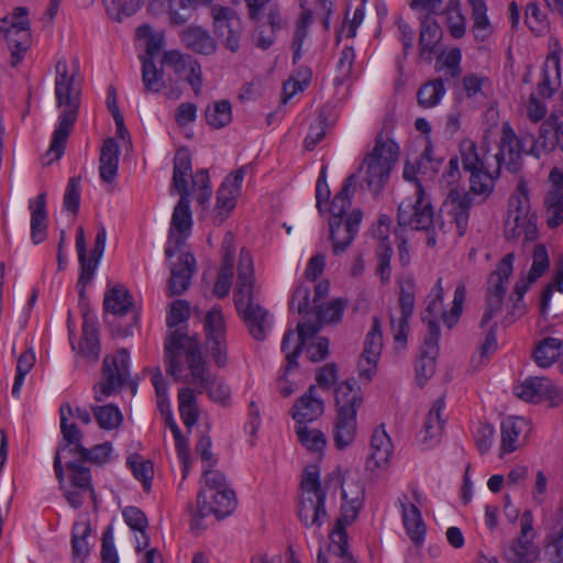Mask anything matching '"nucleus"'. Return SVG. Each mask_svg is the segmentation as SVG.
I'll return each instance as SVG.
<instances>
[{
	"mask_svg": "<svg viewBox=\"0 0 563 563\" xmlns=\"http://www.w3.org/2000/svg\"><path fill=\"white\" fill-rule=\"evenodd\" d=\"M126 465L131 470L133 476L140 481L146 493L151 490L154 477V466L150 460L144 459L137 453L128 456Z\"/></svg>",
	"mask_w": 563,
	"mask_h": 563,
	"instance_id": "nucleus-45",
	"label": "nucleus"
},
{
	"mask_svg": "<svg viewBox=\"0 0 563 563\" xmlns=\"http://www.w3.org/2000/svg\"><path fill=\"white\" fill-rule=\"evenodd\" d=\"M445 93L443 80L437 78L423 84L417 92L418 104L422 108L435 107Z\"/></svg>",
	"mask_w": 563,
	"mask_h": 563,
	"instance_id": "nucleus-47",
	"label": "nucleus"
},
{
	"mask_svg": "<svg viewBox=\"0 0 563 563\" xmlns=\"http://www.w3.org/2000/svg\"><path fill=\"white\" fill-rule=\"evenodd\" d=\"M550 260L544 244H537L533 250L529 282H537L549 268Z\"/></svg>",
	"mask_w": 563,
	"mask_h": 563,
	"instance_id": "nucleus-62",
	"label": "nucleus"
},
{
	"mask_svg": "<svg viewBox=\"0 0 563 563\" xmlns=\"http://www.w3.org/2000/svg\"><path fill=\"white\" fill-rule=\"evenodd\" d=\"M530 431L529 421L521 417H507L501 421V452L512 453L525 442L523 433Z\"/></svg>",
	"mask_w": 563,
	"mask_h": 563,
	"instance_id": "nucleus-22",
	"label": "nucleus"
},
{
	"mask_svg": "<svg viewBox=\"0 0 563 563\" xmlns=\"http://www.w3.org/2000/svg\"><path fill=\"white\" fill-rule=\"evenodd\" d=\"M325 498L327 493H321L319 496L302 494L298 505V516L307 528H320L323 525L328 517Z\"/></svg>",
	"mask_w": 563,
	"mask_h": 563,
	"instance_id": "nucleus-21",
	"label": "nucleus"
},
{
	"mask_svg": "<svg viewBox=\"0 0 563 563\" xmlns=\"http://www.w3.org/2000/svg\"><path fill=\"white\" fill-rule=\"evenodd\" d=\"M334 121L333 106L330 103L324 104L319 111L318 124L310 128V131L303 141L305 148L307 151H312L324 137L325 129L333 125Z\"/></svg>",
	"mask_w": 563,
	"mask_h": 563,
	"instance_id": "nucleus-41",
	"label": "nucleus"
},
{
	"mask_svg": "<svg viewBox=\"0 0 563 563\" xmlns=\"http://www.w3.org/2000/svg\"><path fill=\"white\" fill-rule=\"evenodd\" d=\"M345 303L341 299L330 301L327 306H314L318 321L325 323H336L341 320Z\"/></svg>",
	"mask_w": 563,
	"mask_h": 563,
	"instance_id": "nucleus-63",
	"label": "nucleus"
},
{
	"mask_svg": "<svg viewBox=\"0 0 563 563\" xmlns=\"http://www.w3.org/2000/svg\"><path fill=\"white\" fill-rule=\"evenodd\" d=\"M5 38L11 51V65L15 67L31 46V31H26V27L21 31L7 29Z\"/></svg>",
	"mask_w": 563,
	"mask_h": 563,
	"instance_id": "nucleus-42",
	"label": "nucleus"
},
{
	"mask_svg": "<svg viewBox=\"0 0 563 563\" xmlns=\"http://www.w3.org/2000/svg\"><path fill=\"white\" fill-rule=\"evenodd\" d=\"M473 203L474 198L471 192H462L457 189H451L445 199L444 206L452 216L460 236L466 232Z\"/></svg>",
	"mask_w": 563,
	"mask_h": 563,
	"instance_id": "nucleus-19",
	"label": "nucleus"
},
{
	"mask_svg": "<svg viewBox=\"0 0 563 563\" xmlns=\"http://www.w3.org/2000/svg\"><path fill=\"white\" fill-rule=\"evenodd\" d=\"M30 209L32 210L31 236L34 244H38L45 240L47 231L46 194L37 195L35 202L30 205Z\"/></svg>",
	"mask_w": 563,
	"mask_h": 563,
	"instance_id": "nucleus-33",
	"label": "nucleus"
},
{
	"mask_svg": "<svg viewBox=\"0 0 563 563\" xmlns=\"http://www.w3.org/2000/svg\"><path fill=\"white\" fill-rule=\"evenodd\" d=\"M181 42L190 51L202 54L211 55L217 49V43L211 37L209 32L201 26H189L181 32Z\"/></svg>",
	"mask_w": 563,
	"mask_h": 563,
	"instance_id": "nucleus-28",
	"label": "nucleus"
},
{
	"mask_svg": "<svg viewBox=\"0 0 563 563\" xmlns=\"http://www.w3.org/2000/svg\"><path fill=\"white\" fill-rule=\"evenodd\" d=\"M212 503L208 508L210 512L213 514L217 519H223L229 516L236 506L235 494L232 489L225 488L216 490V493L211 496Z\"/></svg>",
	"mask_w": 563,
	"mask_h": 563,
	"instance_id": "nucleus-48",
	"label": "nucleus"
},
{
	"mask_svg": "<svg viewBox=\"0 0 563 563\" xmlns=\"http://www.w3.org/2000/svg\"><path fill=\"white\" fill-rule=\"evenodd\" d=\"M91 528L88 521L75 522L73 526L71 550L75 558L85 559L89 554L87 537Z\"/></svg>",
	"mask_w": 563,
	"mask_h": 563,
	"instance_id": "nucleus-56",
	"label": "nucleus"
},
{
	"mask_svg": "<svg viewBox=\"0 0 563 563\" xmlns=\"http://www.w3.org/2000/svg\"><path fill=\"white\" fill-rule=\"evenodd\" d=\"M65 466L69 471L71 487L88 490V495L95 501L96 493L92 487L90 468L76 456H70Z\"/></svg>",
	"mask_w": 563,
	"mask_h": 563,
	"instance_id": "nucleus-36",
	"label": "nucleus"
},
{
	"mask_svg": "<svg viewBox=\"0 0 563 563\" xmlns=\"http://www.w3.org/2000/svg\"><path fill=\"white\" fill-rule=\"evenodd\" d=\"M507 216L516 217L517 221L521 218H536V214L530 212V200L525 184H519L517 194L510 197Z\"/></svg>",
	"mask_w": 563,
	"mask_h": 563,
	"instance_id": "nucleus-53",
	"label": "nucleus"
},
{
	"mask_svg": "<svg viewBox=\"0 0 563 563\" xmlns=\"http://www.w3.org/2000/svg\"><path fill=\"white\" fill-rule=\"evenodd\" d=\"M364 488L362 485H356L355 496L349 497V490L342 489V498L344 504L341 506V517L336 519L335 525L341 523L343 527L351 525L357 517L358 511L363 505Z\"/></svg>",
	"mask_w": 563,
	"mask_h": 563,
	"instance_id": "nucleus-44",
	"label": "nucleus"
},
{
	"mask_svg": "<svg viewBox=\"0 0 563 563\" xmlns=\"http://www.w3.org/2000/svg\"><path fill=\"white\" fill-rule=\"evenodd\" d=\"M250 334L257 341H264L269 329L268 311L258 302L238 310Z\"/></svg>",
	"mask_w": 563,
	"mask_h": 563,
	"instance_id": "nucleus-25",
	"label": "nucleus"
},
{
	"mask_svg": "<svg viewBox=\"0 0 563 563\" xmlns=\"http://www.w3.org/2000/svg\"><path fill=\"white\" fill-rule=\"evenodd\" d=\"M441 38L442 29L439 23L429 15H424L421 19L419 35L420 57L430 58V56L435 52V47Z\"/></svg>",
	"mask_w": 563,
	"mask_h": 563,
	"instance_id": "nucleus-30",
	"label": "nucleus"
},
{
	"mask_svg": "<svg viewBox=\"0 0 563 563\" xmlns=\"http://www.w3.org/2000/svg\"><path fill=\"white\" fill-rule=\"evenodd\" d=\"M133 309V297L123 285H115L108 289L103 298L104 312L114 317L128 314Z\"/></svg>",
	"mask_w": 563,
	"mask_h": 563,
	"instance_id": "nucleus-29",
	"label": "nucleus"
},
{
	"mask_svg": "<svg viewBox=\"0 0 563 563\" xmlns=\"http://www.w3.org/2000/svg\"><path fill=\"white\" fill-rule=\"evenodd\" d=\"M76 249L78 253V261L80 265V274L78 279V285L81 286L79 290L80 298L85 296V287L91 280V268H89L90 263L87 258V247L86 240L82 227H79L77 230L76 236Z\"/></svg>",
	"mask_w": 563,
	"mask_h": 563,
	"instance_id": "nucleus-51",
	"label": "nucleus"
},
{
	"mask_svg": "<svg viewBox=\"0 0 563 563\" xmlns=\"http://www.w3.org/2000/svg\"><path fill=\"white\" fill-rule=\"evenodd\" d=\"M422 321L427 323V334L423 339L420 353H423V355L429 354L438 356L440 340L439 320L429 319L428 316H422Z\"/></svg>",
	"mask_w": 563,
	"mask_h": 563,
	"instance_id": "nucleus-60",
	"label": "nucleus"
},
{
	"mask_svg": "<svg viewBox=\"0 0 563 563\" xmlns=\"http://www.w3.org/2000/svg\"><path fill=\"white\" fill-rule=\"evenodd\" d=\"M376 256L378 260L377 274L383 283H387L391 275L390 258L393 256V249L386 234L379 238Z\"/></svg>",
	"mask_w": 563,
	"mask_h": 563,
	"instance_id": "nucleus-58",
	"label": "nucleus"
},
{
	"mask_svg": "<svg viewBox=\"0 0 563 563\" xmlns=\"http://www.w3.org/2000/svg\"><path fill=\"white\" fill-rule=\"evenodd\" d=\"M505 236L507 240L525 238V241L532 242L538 236L537 218H521L507 216L505 222Z\"/></svg>",
	"mask_w": 563,
	"mask_h": 563,
	"instance_id": "nucleus-39",
	"label": "nucleus"
},
{
	"mask_svg": "<svg viewBox=\"0 0 563 563\" xmlns=\"http://www.w3.org/2000/svg\"><path fill=\"white\" fill-rule=\"evenodd\" d=\"M331 544L329 550L342 559V563H357L354 556L349 552V541L345 527L341 523L335 525L330 534Z\"/></svg>",
	"mask_w": 563,
	"mask_h": 563,
	"instance_id": "nucleus-52",
	"label": "nucleus"
},
{
	"mask_svg": "<svg viewBox=\"0 0 563 563\" xmlns=\"http://www.w3.org/2000/svg\"><path fill=\"white\" fill-rule=\"evenodd\" d=\"M295 432L301 445L309 451L320 452L327 445L325 435L321 430L309 429L308 426H296Z\"/></svg>",
	"mask_w": 563,
	"mask_h": 563,
	"instance_id": "nucleus-55",
	"label": "nucleus"
},
{
	"mask_svg": "<svg viewBox=\"0 0 563 563\" xmlns=\"http://www.w3.org/2000/svg\"><path fill=\"white\" fill-rule=\"evenodd\" d=\"M187 176H191V154L187 147H180L176 151L173 170V187L178 192H190Z\"/></svg>",
	"mask_w": 563,
	"mask_h": 563,
	"instance_id": "nucleus-35",
	"label": "nucleus"
},
{
	"mask_svg": "<svg viewBox=\"0 0 563 563\" xmlns=\"http://www.w3.org/2000/svg\"><path fill=\"white\" fill-rule=\"evenodd\" d=\"M62 441L58 443L56 451L58 453H66L69 456L75 454L84 446V434L78 426L74 422H60Z\"/></svg>",
	"mask_w": 563,
	"mask_h": 563,
	"instance_id": "nucleus-40",
	"label": "nucleus"
},
{
	"mask_svg": "<svg viewBox=\"0 0 563 563\" xmlns=\"http://www.w3.org/2000/svg\"><path fill=\"white\" fill-rule=\"evenodd\" d=\"M336 411H357L363 402V393L355 379H346L334 391Z\"/></svg>",
	"mask_w": 563,
	"mask_h": 563,
	"instance_id": "nucleus-27",
	"label": "nucleus"
},
{
	"mask_svg": "<svg viewBox=\"0 0 563 563\" xmlns=\"http://www.w3.org/2000/svg\"><path fill=\"white\" fill-rule=\"evenodd\" d=\"M180 198L174 208L172 216V227L180 234L186 233L191 228V212H190V192H178Z\"/></svg>",
	"mask_w": 563,
	"mask_h": 563,
	"instance_id": "nucleus-50",
	"label": "nucleus"
},
{
	"mask_svg": "<svg viewBox=\"0 0 563 563\" xmlns=\"http://www.w3.org/2000/svg\"><path fill=\"white\" fill-rule=\"evenodd\" d=\"M562 350V340L548 336L537 343L532 358L539 367L549 368L559 360Z\"/></svg>",
	"mask_w": 563,
	"mask_h": 563,
	"instance_id": "nucleus-31",
	"label": "nucleus"
},
{
	"mask_svg": "<svg viewBox=\"0 0 563 563\" xmlns=\"http://www.w3.org/2000/svg\"><path fill=\"white\" fill-rule=\"evenodd\" d=\"M164 360L167 375L176 383L187 384L191 378L201 382L202 369L207 366L198 338L178 329L169 331L165 338Z\"/></svg>",
	"mask_w": 563,
	"mask_h": 563,
	"instance_id": "nucleus-2",
	"label": "nucleus"
},
{
	"mask_svg": "<svg viewBox=\"0 0 563 563\" xmlns=\"http://www.w3.org/2000/svg\"><path fill=\"white\" fill-rule=\"evenodd\" d=\"M356 175L351 174L345 178L341 189L334 196L329 208V239L332 242V252L339 256L347 251L355 236L358 233L360 224L363 219L361 209L352 210L346 218V211L352 205V196L355 191Z\"/></svg>",
	"mask_w": 563,
	"mask_h": 563,
	"instance_id": "nucleus-3",
	"label": "nucleus"
},
{
	"mask_svg": "<svg viewBox=\"0 0 563 563\" xmlns=\"http://www.w3.org/2000/svg\"><path fill=\"white\" fill-rule=\"evenodd\" d=\"M533 515L526 510L520 518V532L515 541L505 550L509 563H534L540 558V549L534 544Z\"/></svg>",
	"mask_w": 563,
	"mask_h": 563,
	"instance_id": "nucleus-9",
	"label": "nucleus"
},
{
	"mask_svg": "<svg viewBox=\"0 0 563 563\" xmlns=\"http://www.w3.org/2000/svg\"><path fill=\"white\" fill-rule=\"evenodd\" d=\"M486 12L487 7L485 3H477V5L472 9V18L474 21L473 33L479 41L486 40L493 33V26L489 23Z\"/></svg>",
	"mask_w": 563,
	"mask_h": 563,
	"instance_id": "nucleus-61",
	"label": "nucleus"
},
{
	"mask_svg": "<svg viewBox=\"0 0 563 563\" xmlns=\"http://www.w3.org/2000/svg\"><path fill=\"white\" fill-rule=\"evenodd\" d=\"M129 376L128 350L120 349L115 355H107L102 363L101 380L93 386L95 399L102 402L119 393Z\"/></svg>",
	"mask_w": 563,
	"mask_h": 563,
	"instance_id": "nucleus-8",
	"label": "nucleus"
},
{
	"mask_svg": "<svg viewBox=\"0 0 563 563\" xmlns=\"http://www.w3.org/2000/svg\"><path fill=\"white\" fill-rule=\"evenodd\" d=\"M205 115L212 129H222L232 120L231 103L228 100L216 101L207 107Z\"/></svg>",
	"mask_w": 563,
	"mask_h": 563,
	"instance_id": "nucleus-49",
	"label": "nucleus"
},
{
	"mask_svg": "<svg viewBox=\"0 0 563 563\" xmlns=\"http://www.w3.org/2000/svg\"><path fill=\"white\" fill-rule=\"evenodd\" d=\"M415 308V284L408 278L400 284L399 309L400 316L396 318L390 314V329L396 343L405 345L409 332V319Z\"/></svg>",
	"mask_w": 563,
	"mask_h": 563,
	"instance_id": "nucleus-14",
	"label": "nucleus"
},
{
	"mask_svg": "<svg viewBox=\"0 0 563 563\" xmlns=\"http://www.w3.org/2000/svg\"><path fill=\"white\" fill-rule=\"evenodd\" d=\"M434 210L422 185H418L413 197L402 200L398 206L397 223L417 231H428L433 225Z\"/></svg>",
	"mask_w": 563,
	"mask_h": 563,
	"instance_id": "nucleus-6",
	"label": "nucleus"
},
{
	"mask_svg": "<svg viewBox=\"0 0 563 563\" xmlns=\"http://www.w3.org/2000/svg\"><path fill=\"white\" fill-rule=\"evenodd\" d=\"M162 65L173 68L176 75L184 78L192 88L196 96L202 90V70L197 59L189 54L172 49L164 52Z\"/></svg>",
	"mask_w": 563,
	"mask_h": 563,
	"instance_id": "nucleus-13",
	"label": "nucleus"
},
{
	"mask_svg": "<svg viewBox=\"0 0 563 563\" xmlns=\"http://www.w3.org/2000/svg\"><path fill=\"white\" fill-rule=\"evenodd\" d=\"M119 166V144L113 137L103 141L99 157V175L103 183L115 180Z\"/></svg>",
	"mask_w": 563,
	"mask_h": 563,
	"instance_id": "nucleus-26",
	"label": "nucleus"
},
{
	"mask_svg": "<svg viewBox=\"0 0 563 563\" xmlns=\"http://www.w3.org/2000/svg\"><path fill=\"white\" fill-rule=\"evenodd\" d=\"M357 411H336L334 420L333 440L338 450L350 446L356 437L357 431Z\"/></svg>",
	"mask_w": 563,
	"mask_h": 563,
	"instance_id": "nucleus-24",
	"label": "nucleus"
},
{
	"mask_svg": "<svg viewBox=\"0 0 563 563\" xmlns=\"http://www.w3.org/2000/svg\"><path fill=\"white\" fill-rule=\"evenodd\" d=\"M77 73L74 70L69 74L65 59H59L56 64L55 95L57 106L63 110L53 132L49 148L44 156V159L48 158L43 162L44 165H49L63 156L67 140L77 120L80 106V88L75 85Z\"/></svg>",
	"mask_w": 563,
	"mask_h": 563,
	"instance_id": "nucleus-1",
	"label": "nucleus"
},
{
	"mask_svg": "<svg viewBox=\"0 0 563 563\" xmlns=\"http://www.w3.org/2000/svg\"><path fill=\"white\" fill-rule=\"evenodd\" d=\"M544 205L548 213V225L551 229L558 228L563 223V197L545 196Z\"/></svg>",
	"mask_w": 563,
	"mask_h": 563,
	"instance_id": "nucleus-64",
	"label": "nucleus"
},
{
	"mask_svg": "<svg viewBox=\"0 0 563 563\" xmlns=\"http://www.w3.org/2000/svg\"><path fill=\"white\" fill-rule=\"evenodd\" d=\"M142 81L148 92H159L165 87L164 73L158 69L154 60L141 62Z\"/></svg>",
	"mask_w": 563,
	"mask_h": 563,
	"instance_id": "nucleus-57",
	"label": "nucleus"
},
{
	"mask_svg": "<svg viewBox=\"0 0 563 563\" xmlns=\"http://www.w3.org/2000/svg\"><path fill=\"white\" fill-rule=\"evenodd\" d=\"M112 451V445L110 442H104L101 444L93 445L91 449L85 448V445L75 454L81 462L93 463V464H104L109 461L110 454Z\"/></svg>",
	"mask_w": 563,
	"mask_h": 563,
	"instance_id": "nucleus-59",
	"label": "nucleus"
},
{
	"mask_svg": "<svg viewBox=\"0 0 563 563\" xmlns=\"http://www.w3.org/2000/svg\"><path fill=\"white\" fill-rule=\"evenodd\" d=\"M401 510L402 522L408 537L415 544H421L424 541L427 529L419 508L413 504L407 506L401 503Z\"/></svg>",
	"mask_w": 563,
	"mask_h": 563,
	"instance_id": "nucleus-32",
	"label": "nucleus"
},
{
	"mask_svg": "<svg viewBox=\"0 0 563 563\" xmlns=\"http://www.w3.org/2000/svg\"><path fill=\"white\" fill-rule=\"evenodd\" d=\"M211 15L217 36L232 53L238 52L242 35V22L236 12L229 7L213 5Z\"/></svg>",
	"mask_w": 563,
	"mask_h": 563,
	"instance_id": "nucleus-12",
	"label": "nucleus"
},
{
	"mask_svg": "<svg viewBox=\"0 0 563 563\" xmlns=\"http://www.w3.org/2000/svg\"><path fill=\"white\" fill-rule=\"evenodd\" d=\"M257 303L254 300V267L251 253L242 249L238 265L236 291L234 292V305L236 310L246 306Z\"/></svg>",
	"mask_w": 563,
	"mask_h": 563,
	"instance_id": "nucleus-15",
	"label": "nucleus"
},
{
	"mask_svg": "<svg viewBox=\"0 0 563 563\" xmlns=\"http://www.w3.org/2000/svg\"><path fill=\"white\" fill-rule=\"evenodd\" d=\"M91 410L101 429L112 430L122 422V415L114 405L92 406Z\"/></svg>",
	"mask_w": 563,
	"mask_h": 563,
	"instance_id": "nucleus-54",
	"label": "nucleus"
},
{
	"mask_svg": "<svg viewBox=\"0 0 563 563\" xmlns=\"http://www.w3.org/2000/svg\"><path fill=\"white\" fill-rule=\"evenodd\" d=\"M195 268V256L190 253H181L178 262L170 267V277L167 284L168 297L179 296L189 288Z\"/></svg>",
	"mask_w": 563,
	"mask_h": 563,
	"instance_id": "nucleus-18",
	"label": "nucleus"
},
{
	"mask_svg": "<svg viewBox=\"0 0 563 563\" xmlns=\"http://www.w3.org/2000/svg\"><path fill=\"white\" fill-rule=\"evenodd\" d=\"M207 350L218 367L228 363V345L225 335V321L220 306H213L205 317Z\"/></svg>",
	"mask_w": 563,
	"mask_h": 563,
	"instance_id": "nucleus-10",
	"label": "nucleus"
},
{
	"mask_svg": "<svg viewBox=\"0 0 563 563\" xmlns=\"http://www.w3.org/2000/svg\"><path fill=\"white\" fill-rule=\"evenodd\" d=\"M201 376V382L199 379L191 378L187 385L196 386L198 394L207 393L208 397L212 401L223 407L229 406L231 400V388L225 380L211 375L207 366L203 367Z\"/></svg>",
	"mask_w": 563,
	"mask_h": 563,
	"instance_id": "nucleus-20",
	"label": "nucleus"
},
{
	"mask_svg": "<svg viewBox=\"0 0 563 563\" xmlns=\"http://www.w3.org/2000/svg\"><path fill=\"white\" fill-rule=\"evenodd\" d=\"M324 412V402L317 396V388L311 385L308 390L299 397L291 408L292 419L296 426H307L317 420Z\"/></svg>",
	"mask_w": 563,
	"mask_h": 563,
	"instance_id": "nucleus-17",
	"label": "nucleus"
},
{
	"mask_svg": "<svg viewBox=\"0 0 563 563\" xmlns=\"http://www.w3.org/2000/svg\"><path fill=\"white\" fill-rule=\"evenodd\" d=\"M560 123L558 117L550 115L543 121L539 128L538 135L527 131L528 141L531 146L527 150L526 155H531L534 158H540L542 154L552 153L558 146V124Z\"/></svg>",
	"mask_w": 563,
	"mask_h": 563,
	"instance_id": "nucleus-16",
	"label": "nucleus"
},
{
	"mask_svg": "<svg viewBox=\"0 0 563 563\" xmlns=\"http://www.w3.org/2000/svg\"><path fill=\"white\" fill-rule=\"evenodd\" d=\"M322 322L316 321V322H298L296 334V346L291 353H288L287 355V363H286V369L291 371L294 368L298 367V357L300 356L303 347L306 346L307 342L317 334L321 329Z\"/></svg>",
	"mask_w": 563,
	"mask_h": 563,
	"instance_id": "nucleus-34",
	"label": "nucleus"
},
{
	"mask_svg": "<svg viewBox=\"0 0 563 563\" xmlns=\"http://www.w3.org/2000/svg\"><path fill=\"white\" fill-rule=\"evenodd\" d=\"M393 452V443L389 435L383 427L376 428L371 439V453L366 461V467L375 468L386 467Z\"/></svg>",
	"mask_w": 563,
	"mask_h": 563,
	"instance_id": "nucleus-23",
	"label": "nucleus"
},
{
	"mask_svg": "<svg viewBox=\"0 0 563 563\" xmlns=\"http://www.w3.org/2000/svg\"><path fill=\"white\" fill-rule=\"evenodd\" d=\"M136 36L145 41V54L141 62L154 60L165 46V34L155 31L150 24H142L136 29Z\"/></svg>",
	"mask_w": 563,
	"mask_h": 563,
	"instance_id": "nucleus-38",
	"label": "nucleus"
},
{
	"mask_svg": "<svg viewBox=\"0 0 563 563\" xmlns=\"http://www.w3.org/2000/svg\"><path fill=\"white\" fill-rule=\"evenodd\" d=\"M399 153V146L393 139H385L383 133L376 136L372 152L360 167V172L364 170L363 181L374 195H378L386 186Z\"/></svg>",
	"mask_w": 563,
	"mask_h": 563,
	"instance_id": "nucleus-5",
	"label": "nucleus"
},
{
	"mask_svg": "<svg viewBox=\"0 0 563 563\" xmlns=\"http://www.w3.org/2000/svg\"><path fill=\"white\" fill-rule=\"evenodd\" d=\"M514 257L512 253L505 255L497 264L496 269L488 277L485 310L479 322V328L482 329L501 311L504 297L507 291V283L512 273Z\"/></svg>",
	"mask_w": 563,
	"mask_h": 563,
	"instance_id": "nucleus-7",
	"label": "nucleus"
},
{
	"mask_svg": "<svg viewBox=\"0 0 563 563\" xmlns=\"http://www.w3.org/2000/svg\"><path fill=\"white\" fill-rule=\"evenodd\" d=\"M529 142L527 131H521L519 135L516 134L509 122H505L501 126V137L499 142V150L493 157L498 159L501 167L504 163L510 173H518L522 167V154H526L525 144Z\"/></svg>",
	"mask_w": 563,
	"mask_h": 563,
	"instance_id": "nucleus-11",
	"label": "nucleus"
},
{
	"mask_svg": "<svg viewBox=\"0 0 563 563\" xmlns=\"http://www.w3.org/2000/svg\"><path fill=\"white\" fill-rule=\"evenodd\" d=\"M78 353L89 362L96 363L100 355L98 331L93 325L84 323L82 338L78 344Z\"/></svg>",
	"mask_w": 563,
	"mask_h": 563,
	"instance_id": "nucleus-46",
	"label": "nucleus"
},
{
	"mask_svg": "<svg viewBox=\"0 0 563 563\" xmlns=\"http://www.w3.org/2000/svg\"><path fill=\"white\" fill-rule=\"evenodd\" d=\"M231 178L224 179L217 191V202L213 209V223L221 225L235 207L238 194L229 189Z\"/></svg>",
	"mask_w": 563,
	"mask_h": 563,
	"instance_id": "nucleus-37",
	"label": "nucleus"
},
{
	"mask_svg": "<svg viewBox=\"0 0 563 563\" xmlns=\"http://www.w3.org/2000/svg\"><path fill=\"white\" fill-rule=\"evenodd\" d=\"M460 154L463 169L470 173L471 191L477 195H489L499 177L500 166L498 159L488 155L487 150L471 140L460 144Z\"/></svg>",
	"mask_w": 563,
	"mask_h": 563,
	"instance_id": "nucleus-4",
	"label": "nucleus"
},
{
	"mask_svg": "<svg viewBox=\"0 0 563 563\" xmlns=\"http://www.w3.org/2000/svg\"><path fill=\"white\" fill-rule=\"evenodd\" d=\"M445 407V401L443 397L438 398L433 405L430 411L427 415L426 421H424V438L423 441H438V439L441 437L443 428H444V420L441 418V413Z\"/></svg>",
	"mask_w": 563,
	"mask_h": 563,
	"instance_id": "nucleus-43",
	"label": "nucleus"
}]
</instances>
